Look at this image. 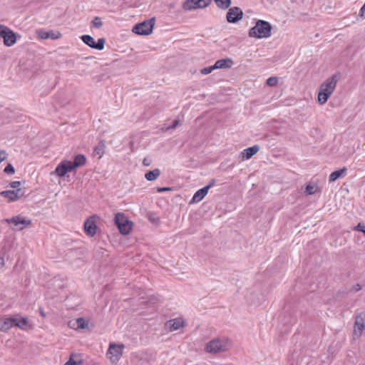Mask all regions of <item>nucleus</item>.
Wrapping results in <instances>:
<instances>
[{
    "instance_id": "nucleus-1",
    "label": "nucleus",
    "mask_w": 365,
    "mask_h": 365,
    "mask_svg": "<svg viewBox=\"0 0 365 365\" xmlns=\"http://www.w3.org/2000/svg\"><path fill=\"white\" fill-rule=\"evenodd\" d=\"M248 34L252 38H269L272 35V25L267 21L257 20L255 26L250 29Z\"/></svg>"
},
{
    "instance_id": "nucleus-2",
    "label": "nucleus",
    "mask_w": 365,
    "mask_h": 365,
    "mask_svg": "<svg viewBox=\"0 0 365 365\" xmlns=\"http://www.w3.org/2000/svg\"><path fill=\"white\" fill-rule=\"evenodd\" d=\"M231 346L232 343L228 338H215L206 344L205 350L210 354H217L227 351Z\"/></svg>"
},
{
    "instance_id": "nucleus-3",
    "label": "nucleus",
    "mask_w": 365,
    "mask_h": 365,
    "mask_svg": "<svg viewBox=\"0 0 365 365\" xmlns=\"http://www.w3.org/2000/svg\"><path fill=\"white\" fill-rule=\"evenodd\" d=\"M337 83L336 76L334 75L331 77L327 78L325 82H324L319 89V92L318 94V102L319 104H324L329 96L334 92Z\"/></svg>"
},
{
    "instance_id": "nucleus-4",
    "label": "nucleus",
    "mask_w": 365,
    "mask_h": 365,
    "mask_svg": "<svg viewBox=\"0 0 365 365\" xmlns=\"http://www.w3.org/2000/svg\"><path fill=\"white\" fill-rule=\"evenodd\" d=\"M114 220L121 234L128 235L130 233L132 222L129 221L123 213H117L115 215Z\"/></svg>"
},
{
    "instance_id": "nucleus-5",
    "label": "nucleus",
    "mask_w": 365,
    "mask_h": 365,
    "mask_svg": "<svg viewBox=\"0 0 365 365\" xmlns=\"http://www.w3.org/2000/svg\"><path fill=\"white\" fill-rule=\"evenodd\" d=\"M4 221L8 224H12L14 226L13 230L18 231L24 230L26 227L31 224V220L30 219L24 217L21 215H16L12 217L11 218H7L4 220Z\"/></svg>"
},
{
    "instance_id": "nucleus-6",
    "label": "nucleus",
    "mask_w": 365,
    "mask_h": 365,
    "mask_svg": "<svg viewBox=\"0 0 365 365\" xmlns=\"http://www.w3.org/2000/svg\"><path fill=\"white\" fill-rule=\"evenodd\" d=\"M154 19L138 24L133 27L132 31L138 35H149L153 32Z\"/></svg>"
},
{
    "instance_id": "nucleus-7",
    "label": "nucleus",
    "mask_w": 365,
    "mask_h": 365,
    "mask_svg": "<svg viewBox=\"0 0 365 365\" xmlns=\"http://www.w3.org/2000/svg\"><path fill=\"white\" fill-rule=\"evenodd\" d=\"M81 39L82 41L88 46L89 47L101 51L104 48L105 46V39L103 38H100L98 39V41L96 42L94 38L90 35H83L81 36Z\"/></svg>"
},
{
    "instance_id": "nucleus-8",
    "label": "nucleus",
    "mask_w": 365,
    "mask_h": 365,
    "mask_svg": "<svg viewBox=\"0 0 365 365\" xmlns=\"http://www.w3.org/2000/svg\"><path fill=\"white\" fill-rule=\"evenodd\" d=\"M243 17L242 10L237 6L230 8L226 15L227 22L235 24L241 20Z\"/></svg>"
},
{
    "instance_id": "nucleus-9",
    "label": "nucleus",
    "mask_w": 365,
    "mask_h": 365,
    "mask_svg": "<svg viewBox=\"0 0 365 365\" xmlns=\"http://www.w3.org/2000/svg\"><path fill=\"white\" fill-rule=\"evenodd\" d=\"M0 194L1 196L7 198L9 201L14 202L24 196V192L21 189H17L2 191Z\"/></svg>"
},
{
    "instance_id": "nucleus-10",
    "label": "nucleus",
    "mask_w": 365,
    "mask_h": 365,
    "mask_svg": "<svg viewBox=\"0 0 365 365\" xmlns=\"http://www.w3.org/2000/svg\"><path fill=\"white\" fill-rule=\"evenodd\" d=\"M37 35L41 39L51 38L53 40L58 39L61 37V34L58 31H46L43 29L37 31Z\"/></svg>"
},
{
    "instance_id": "nucleus-11",
    "label": "nucleus",
    "mask_w": 365,
    "mask_h": 365,
    "mask_svg": "<svg viewBox=\"0 0 365 365\" xmlns=\"http://www.w3.org/2000/svg\"><path fill=\"white\" fill-rule=\"evenodd\" d=\"M84 230L86 233L91 237H93L96 235L97 225L92 217L87 219L85 222Z\"/></svg>"
},
{
    "instance_id": "nucleus-12",
    "label": "nucleus",
    "mask_w": 365,
    "mask_h": 365,
    "mask_svg": "<svg viewBox=\"0 0 365 365\" xmlns=\"http://www.w3.org/2000/svg\"><path fill=\"white\" fill-rule=\"evenodd\" d=\"M166 326L169 328L170 331H176L185 326V320L182 318H175L169 320L166 323Z\"/></svg>"
},
{
    "instance_id": "nucleus-13",
    "label": "nucleus",
    "mask_w": 365,
    "mask_h": 365,
    "mask_svg": "<svg viewBox=\"0 0 365 365\" xmlns=\"http://www.w3.org/2000/svg\"><path fill=\"white\" fill-rule=\"evenodd\" d=\"M259 150V147L257 145L245 149L242 152V159L248 160L255 155Z\"/></svg>"
},
{
    "instance_id": "nucleus-14",
    "label": "nucleus",
    "mask_w": 365,
    "mask_h": 365,
    "mask_svg": "<svg viewBox=\"0 0 365 365\" xmlns=\"http://www.w3.org/2000/svg\"><path fill=\"white\" fill-rule=\"evenodd\" d=\"M123 348H124L123 344H110L108 352L113 356L118 358V356L122 355Z\"/></svg>"
},
{
    "instance_id": "nucleus-15",
    "label": "nucleus",
    "mask_w": 365,
    "mask_h": 365,
    "mask_svg": "<svg viewBox=\"0 0 365 365\" xmlns=\"http://www.w3.org/2000/svg\"><path fill=\"white\" fill-rule=\"evenodd\" d=\"M214 66L215 69L230 68L232 66V61L229 58L220 59L215 63Z\"/></svg>"
},
{
    "instance_id": "nucleus-16",
    "label": "nucleus",
    "mask_w": 365,
    "mask_h": 365,
    "mask_svg": "<svg viewBox=\"0 0 365 365\" xmlns=\"http://www.w3.org/2000/svg\"><path fill=\"white\" fill-rule=\"evenodd\" d=\"M13 327H15V318H6L3 320L1 323H0V331H6L12 328Z\"/></svg>"
},
{
    "instance_id": "nucleus-17",
    "label": "nucleus",
    "mask_w": 365,
    "mask_h": 365,
    "mask_svg": "<svg viewBox=\"0 0 365 365\" xmlns=\"http://www.w3.org/2000/svg\"><path fill=\"white\" fill-rule=\"evenodd\" d=\"M3 39L4 45L9 47L13 46L16 41V35L11 29L7 31V34Z\"/></svg>"
},
{
    "instance_id": "nucleus-18",
    "label": "nucleus",
    "mask_w": 365,
    "mask_h": 365,
    "mask_svg": "<svg viewBox=\"0 0 365 365\" xmlns=\"http://www.w3.org/2000/svg\"><path fill=\"white\" fill-rule=\"evenodd\" d=\"M346 172L347 169L345 167L332 172L329 175V182H332L336 180L337 179L344 177L346 174Z\"/></svg>"
},
{
    "instance_id": "nucleus-19",
    "label": "nucleus",
    "mask_w": 365,
    "mask_h": 365,
    "mask_svg": "<svg viewBox=\"0 0 365 365\" xmlns=\"http://www.w3.org/2000/svg\"><path fill=\"white\" fill-rule=\"evenodd\" d=\"M182 8L185 11H191L196 9L202 8L197 0H186L183 4Z\"/></svg>"
},
{
    "instance_id": "nucleus-20",
    "label": "nucleus",
    "mask_w": 365,
    "mask_h": 365,
    "mask_svg": "<svg viewBox=\"0 0 365 365\" xmlns=\"http://www.w3.org/2000/svg\"><path fill=\"white\" fill-rule=\"evenodd\" d=\"M207 187H202L200 190H198L193 195L191 202H198L201 201L205 196L207 194Z\"/></svg>"
},
{
    "instance_id": "nucleus-21",
    "label": "nucleus",
    "mask_w": 365,
    "mask_h": 365,
    "mask_svg": "<svg viewBox=\"0 0 365 365\" xmlns=\"http://www.w3.org/2000/svg\"><path fill=\"white\" fill-rule=\"evenodd\" d=\"M365 329L364 319L361 316H357L355 320V331H359L361 335L362 331Z\"/></svg>"
},
{
    "instance_id": "nucleus-22",
    "label": "nucleus",
    "mask_w": 365,
    "mask_h": 365,
    "mask_svg": "<svg viewBox=\"0 0 365 365\" xmlns=\"http://www.w3.org/2000/svg\"><path fill=\"white\" fill-rule=\"evenodd\" d=\"M160 170L158 168H155L153 170L147 172L145 175V178L148 181L155 180L160 175Z\"/></svg>"
},
{
    "instance_id": "nucleus-23",
    "label": "nucleus",
    "mask_w": 365,
    "mask_h": 365,
    "mask_svg": "<svg viewBox=\"0 0 365 365\" xmlns=\"http://www.w3.org/2000/svg\"><path fill=\"white\" fill-rule=\"evenodd\" d=\"M55 173L59 177H63L68 173V170H66V165L63 161H61L56 168Z\"/></svg>"
},
{
    "instance_id": "nucleus-24",
    "label": "nucleus",
    "mask_w": 365,
    "mask_h": 365,
    "mask_svg": "<svg viewBox=\"0 0 365 365\" xmlns=\"http://www.w3.org/2000/svg\"><path fill=\"white\" fill-rule=\"evenodd\" d=\"M86 158L85 155L79 154L75 156L74 160L73 161V164L76 168L83 166L86 164Z\"/></svg>"
},
{
    "instance_id": "nucleus-25",
    "label": "nucleus",
    "mask_w": 365,
    "mask_h": 365,
    "mask_svg": "<svg viewBox=\"0 0 365 365\" xmlns=\"http://www.w3.org/2000/svg\"><path fill=\"white\" fill-rule=\"evenodd\" d=\"M28 325V320L26 317H21L20 319L15 318V326L21 329H26Z\"/></svg>"
},
{
    "instance_id": "nucleus-26",
    "label": "nucleus",
    "mask_w": 365,
    "mask_h": 365,
    "mask_svg": "<svg viewBox=\"0 0 365 365\" xmlns=\"http://www.w3.org/2000/svg\"><path fill=\"white\" fill-rule=\"evenodd\" d=\"M105 144L103 142H100L97 146L94 148V153L100 158L104 154Z\"/></svg>"
},
{
    "instance_id": "nucleus-27",
    "label": "nucleus",
    "mask_w": 365,
    "mask_h": 365,
    "mask_svg": "<svg viewBox=\"0 0 365 365\" xmlns=\"http://www.w3.org/2000/svg\"><path fill=\"white\" fill-rule=\"evenodd\" d=\"M214 1H215L217 6L222 9H227L231 4V0H214Z\"/></svg>"
},
{
    "instance_id": "nucleus-28",
    "label": "nucleus",
    "mask_w": 365,
    "mask_h": 365,
    "mask_svg": "<svg viewBox=\"0 0 365 365\" xmlns=\"http://www.w3.org/2000/svg\"><path fill=\"white\" fill-rule=\"evenodd\" d=\"M77 329H84L88 328V322L83 317H79L76 319Z\"/></svg>"
},
{
    "instance_id": "nucleus-29",
    "label": "nucleus",
    "mask_w": 365,
    "mask_h": 365,
    "mask_svg": "<svg viewBox=\"0 0 365 365\" xmlns=\"http://www.w3.org/2000/svg\"><path fill=\"white\" fill-rule=\"evenodd\" d=\"M317 186L315 185L309 184L306 186L305 192L308 195H313L317 192Z\"/></svg>"
},
{
    "instance_id": "nucleus-30",
    "label": "nucleus",
    "mask_w": 365,
    "mask_h": 365,
    "mask_svg": "<svg viewBox=\"0 0 365 365\" xmlns=\"http://www.w3.org/2000/svg\"><path fill=\"white\" fill-rule=\"evenodd\" d=\"M92 25L96 29H100L103 25L101 19L98 16H96L92 21Z\"/></svg>"
},
{
    "instance_id": "nucleus-31",
    "label": "nucleus",
    "mask_w": 365,
    "mask_h": 365,
    "mask_svg": "<svg viewBox=\"0 0 365 365\" xmlns=\"http://www.w3.org/2000/svg\"><path fill=\"white\" fill-rule=\"evenodd\" d=\"M64 164L66 165V170H68V172H71L74 169L77 168L76 165L73 164V162L69 160H63Z\"/></svg>"
},
{
    "instance_id": "nucleus-32",
    "label": "nucleus",
    "mask_w": 365,
    "mask_h": 365,
    "mask_svg": "<svg viewBox=\"0 0 365 365\" xmlns=\"http://www.w3.org/2000/svg\"><path fill=\"white\" fill-rule=\"evenodd\" d=\"M277 83H278V78L274 76L269 77L267 80V84L269 86H274L277 84Z\"/></svg>"
},
{
    "instance_id": "nucleus-33",
    "label": "nucleus",
    "mask_w": 365,
    "mask_h": 365,
    "mask_svg": "<svg viewBox=\"0 0 365 365\" xmlns=\"http://www.w3.org/2000/svg\"><path fill=\"white\" fill-rule=\"evenodd\" d=\"M4 173L8 174V175H12L15 173V169L14 168V166L11 164V163H9L4 168Z\"/></svg>"
},
{
    "instance_id": "nucleus-34",
    "label": "nucleus",
    "mask_w": 365,
    "mask_h": 365,
    "mask_svg": "<svg viewBox=\"0 0 365 365\" xmlns=\"http://www.w3.org/2000/svg\"><path fill=\"white\" fill-rule=\"evenodd\" d=\"M215 69V67L213 65V66L205 67V68H202L200 72L203 75H207V74L210 73Z\"/></svg>"
},
{
    "instance_id": "nucleus-35",
    "label": "nucleus",
    "mask_w": 365,
    "mask_h": 365,
    "mask_svg": "<svg viewBox=\"0 0 365 365\" xmlns=\"http://www.w3.org/2000/svg\"><path fill=\"white\" fill-rule=\"evenodd\" d=\"M9 29L8 27L0 24V37L4 38Z\"/></svg>"
},
{
    "instance_id": "nucleus-36",
    "label": "nucleus",
    "mask_w": 365,
    "mask_h": 365,
    "mask_svg": "<svg viewBox=\"0 0 365 365\" xmlns=\"http://www.w3.org/2000/svg\"><path fill=\"white\" fill-rule=\"evenodd\" d=\"M197 1L199 3V4L202 6V8H205L211 2V0H197Z\"/></svg>"
},
{
    "instance_id": "nucleus-37",
    "label": "nucleus",
    "mask_w": 365,
    "mask_h": 365,
    "mask_svg": "<svg viewBox=\"0 0 365 365\" xmlns=\"http://www.w3.org/2000/svg\"><path fill=\"white\" fill-rule=\"evenodd\" d=\"M21 185V182L20 181H13L10 183V187L14 188V189H19L18 187H19V185Z\"/></svg>"
},
{
    "instance_id": "nucleus-38",
    "label": "nucleus",
    "mask_w": 365,
    "mask_h": 365,
    "mask_svg": "<svg viewBox=\"0 0 365 365\" xmlns=\"http://www.w3.org/2000/svg\"><path fill=\"white\" fill-rule=\"evenodd\" d=\"M355 230L364 233L365 226L361 223H359L355 227Z\"/></svg>"
},
{
    "instance_id": "nucleus-39",
    "label": "nucleus",
    "mask_w": 365,
    "mask_h": 365,
    "mask_svg": "<svg viewBox=\"0 0 365 365\" xmlns=\"http://www.w3.org/2000/svg\"><path fill=\"white\" fill-rule=\"evenodd\" d=\"M6 158V153L4 150H0V163L5 160Z\"/></svg>"
},
{
    "instance_id": "nucleus-40",
    "label": "nucleus",
    "mask_w": 365,
    "mask_h": 365,
    "mask_svg": "<svg viewBox=\"0 0 365 365\" xmlns=\"http://www.w3.org/2000/svg\"><path fill=\"white\" fill-rule=\"evenodd\" d=\"M215 179H212L207 185L205 186V187H207V191L209 190L210 188H211L212 187H213L215 184Z\"/></svg>"
},
{
    "instance_id": "nucleus-41",
    "label": "nucleus",
    "mask_w": 365,
    "mask_h": 365,
    "mask_svg": "<svg viewBox=\"0 0 365 365\" xmlns=\"http://www.w3.org/2000/svg\"><path fill=\"white\" fill-rule=\"evenodd\" d=\"M179 122L180 121L178 120H175L173 123V125L169 126L167 129H175L178 125Z\"/></svg>"
},
{
    "instance_id": "nucleus-42",
    "label": "nucleus",
    "mask_w": 365,
    "mask_h": 365,
    "mask_svg": "<svg viewBox=\"0 0 365 365\" xmlns=\"http://www.w3.org/2000/svg\"><path fill=\"white\" fill-rule=\"evenodd\" d=\"M168 190H170V187H158L157 188V191L158 192H163L168 191Z\"/></svg>"
},
{
    "instance_id": "nucleus-43",
    "label": "nucleus",
    "mask_w": 365,
    "mask_h": 365,
    "mask_svg": "<svg viewBox=\"0 0 365 365\" xmlns=\"http://www.w3.org/2000/svg\"><path fill=\"white\" fill-rule=\"evenodd\" d=\"M77 362L71 358L64 365H76Z\"/></svg>"
},
{
    "instance_id": "nucleus-44",
    "label": "nucleus",
    "mask_w": 365,
    "mask_h": 365,
    "mask_svg": "<svg viewBox=\"0 0 365 365\" xmlns=\"http://www.w3.org/2000/svg\"><path fill=\"white\" fill-rule=\"evenodd\" d=\"M143 164L144 166H149L150 165V160L145 158L143 159Z\"/></svg>"
},
{
    "instance_id": "nucleus-45",
    "label": "nucleus",
    "mask_w": 365,
    "mask_h": 365,
    "mask_svg": "<svg viewBox=\"0 0 365 365\" xmlns=\"http://www.w3.org/2000/svg\"><path fill=\"white\" fill-rule=\"evenodd\" d=\"M353 289L355 291V292H359L361 289V284H356L355 285L353 286Z\"/></svg>"
},
{
    "instance_id": "nucleus-46",
    "label": "nucleus",
    "mask_w": 365,
    "mask_h": 365,
    "mask_svg": "<svg viewBox=\"0 0 365 365\" xmlns=\"http://www.w3.org/2000/svg\"><path fill=\"white\" fill-rule=\"evenodd\" d=\"M5 262L3 257H0V269L4 266Z\"/></svg>"
},
{
    "instance_id": "nucleus-47",
    "label": "nucleus",
    "mask_w": 365,
    "mask_h": 365,
    "mask_svg": "<svg viewBox=\"0 0 365 365\" xmlns=\"http://www.w3.org/2000/svg\"><path fill=\"white\" fill-rule=\"evenodd\" d=\"M39 313L42 317H46V313L42 308H39Z\"/></svg>"
}]
</instances>
